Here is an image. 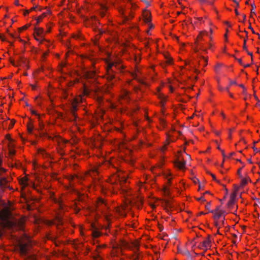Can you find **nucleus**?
<instances>
[{"label":"nucleus","instance_id":"obj_1","mask_svg":"<svg viewBox=\"0 0 260 260\" xmlns=\"http://www.w3.org/2000/svg\"><path fill=\"white\" fill-rule=\"evenodd\" d=\"M11 212L8 208L0 212V238L6 234L9 238L17 242V251L24 260H37L33 248L34 242L24 230L25 217H10Z\"/></svg>","mask_w":260,"mask_h":260},{"label":"nucleus","instance_id":"obj_2","mask_svg":"<svg viewBox=\"0 0 260 260\" xmlns=\"http://www.w3.org/2000/svg\"><path fill=\"white\" fill-rule=\"evenodd\" d=\"M7 170L3 167H2V165L0 166V176H2L3 174L6 172ZM10 182V180H9L6 177H0V190L2 191H4L6 188H9L11 190L13 189L12 187H11L8 183Z\"/></svg>","mask_w":260,"mask_h":260},{"label":"nucleus","instance_id":"obj_3","mask_svg":"<svg viewBox=\"0 0 260 260\" xmlns=\"http://www.w3.org/2000/svg\"><path fill=\"white\" fill-rule=\"evenodd\" d=\"M113 63H109L107 70V79L109 82V85L112 86L114 85V82L113 80L116 78L114 75V71L112 69Z\"/></svg>","mask_w":260,"mask_h":260},{"label":"nucleus","instance_id":"obj_4","mask_svg":"<svg viewBox=\"0 0 260 260\" xmlns=\"http://www.w3.org/2000/svg\"><path fill=\"white\" fill-rule=\"evenodd\" d=\"M203 32L201 31L197 37V38L196 40L195 43L198 47H200V49L203 50V51L206 52L207 49L204 48L203 44L200 42V40H203V35H202Z\"/></svg>","mask_w":260,"mask_h":260},{"label":"nucleus","instance_id":"obj_5","mask_svg":"<svg viewBox=\"0 0 260 260\" xmlns=\"http://www.w3.org/2000/svg\"><path fill=\"white\" fill-rule=\"evenodd\" d=\"M237 196V193L236 192H233L230 197V200L229 201L228 203V207L230 208H232L234 207L235 205V198Z\"/></svg>","mask_w":260,"mask_h":260},{"label":"nucleus","instance_id":"obj_6","mask_svg":"<svg viewBox=\"0 0 260 260\" xmlns=\"http://www.w3.org/2000/svg\"><path fill=\"white\" fill-rule=\"evenodd\" d=\"M185 165L186 161L184 160H181L178 159L175 161V165L180 170H182L185 168Z\"/></svg>","mask_w":260,"mask_h":260},{"label":"nucleus","instance_id":"obj_7","mask_svg":"<svg viewBox=\"0 0 260 260\" xmlns=\"http://www.w3.org/2000/svg\"><path fill=\"white\" fill-rule=\"evenodd\" d=\"M210 243H211V240L210 239V236H208V237L207 238H206L202 243V247L205 248V251L208 249V248L211 247Z\"/></svg>","mask_w":260,"mask_h":260},{"label":"nucleus","instance_id":"obj_8","mask_svg":"<svg viewBox=\"0 0 260 260\" xmlns=\"http://www.w3.org/2000/svg\"><path fill=\"white\" fill-rule=\"evenodd\" d=\"M177 250L178 253L186 255L188 258H189L190 260H192L191 255L187 249H185L183 250L180 247H178Z\"/></svg>","mask_w":260,"mask_h":260},{"label":"nucleus","instance_id":"obj_9","mask_svg":"<svg viewBox=\"0 0 260 260\" xmlns=\"http://www.w3.org/2000/svg\"><path fill=\"white\" fill-rule=\"evenodd\" d=\"M151 20V15L149 13L147 12L144 15L143 21L145 23H149Z\"/></svg>","mask_w":260,"mask_h":260},{"label":"nucleus","instance_id":"obj_10","mask_svg":"<svg viewBox=\"0 0 260 260\" xmlns=\"http://www.w3.org/2000/svg\"><path fill=\"white\" fill-rule=\"evenodd\" d=\"M224 213H225V211H224V210H221V211H220V212H218L214 213V219L217 220Z\"/></svg>","mask_w":260,"mask_h":260},{"label":"nucleus","instance_id":"obj_11","mask_svg":"<svg viewBox=\"0 0 260 260\" xmlns=\"http://www.w3.org/2000/svg\"><path fill=\"white\" fill-rule=\"evenodd\" d=\"M44 30L42 28L35 27V34L38 37L41 36V35L43 33Z\"/></svg>","mask_w":260,"mask_h":260},{"label":"nucleus","instance_id":"obj_12","mask_svg":"<svg viewBox=\"0 0 260 260\" xmlns=\"http://www.w3.org/2000/svg\"><path fill=\"white\" fill-rule=\"evenodd\" d=\"M241 178H242V180H241V186H245V185H246L247 184L248 181H251L250 179L248 177L244 178H243L242 177Z\"/></svg>","mask_w":260,"mask_h":260},{"label":"nucleus","instance_id":"obj_13","mask_svg":"<svg viewBox=\"0 0 260 260\" xmlns=\"http://www.w3.org/2000/svg\"><path fill=\"white\" fill-rule=\"evenodd\" d=\"M27 181V178L24 177L19 180V183L21 185H23L24 187H25L28 185Z\"/></svg>","mask_w":260,"mask_h":260},{"label":"nucleus","instance_id":"obj_14","mask_svg":"<svg viewBox=\"0 0 260 260\" xmlns=\"http://www.w3.org/2000/svg\"><path fill=\"white\" fill-rule=\"evenodd\" d=\"M119 12L121 14V15L123 16V21L124 22H127L129 20V18L128 16H126L125 15H124V11L123 10V9H121L120 10H119Z\"/></svg>","mask_w":260,"mask_h":260},{"label":"nucleus","instance_id":"obj_15","mask_svg":"<svg viewBox=\"0 0 260 260\" xmlns=\"http://www.w3.org/2000/svg\"><path fill=\"white\" fill-rule=\"evenodd\" d=\"M15 150L11 147H9V155L11 158H12V156L15 154Z\"/></svg>","mask_w":260,"mask_h":260},{"label":"nucleus","instance_id":"obj_16","mask_svg":"<svg viewBox=\"0 0 260 260\" xmlns=\"http://www.w3.org/2000/svg\"><path fill=\"white\" fill-rule=\"evenodd\" d=\"M244 32L246 33V38L244 39V43H243V48L244 50L247 51V47H246V44L247 38L248 37V36H247L248 32L245 30H244Z\"/></svg>","mask_w":260,"mask_h":260},{"label":"nucleus","instance_id":"obj_17","mask_svg":"<svg viewBox=\"0 0 260 260\" xmlns=\"http://www.w3.org/2000/svg\"><path fill=\"white\" fill-rule=\"evenodd\" d=\"M111 63H113L114 65L113 67H115V68H116L118 70H121L122 69V66L119 63H118L117 62H111Z\"/></svg>","mask_w":260,"mask_h":260},{"label":"nucleus","instance_id":"obj_18","mask_svg":"<svg viewBox=\"0 0 260 260\" xmlns=\"http://www.w3.org/2000/svg\"><path fill=\"white\" fill-rule=\"evenodd\" d=\"M77 105L75 104H73L72 105V107H71V111L73 113V115L74 116H75V111L77 110Z\"/></svg>","mask_w":260,"mask_h":260},{"label":"nucleus","instance_id":"obj_19","mask_svg":"<svg viewBox=\"0 0 260 260\" xmlns=\"http://www.w3.org/2000/svg\"><path fill=\"white\" fill-rule=\"evenodd\" d=\"M46 16V14L45 13H44L42 14L41 16H39L37 18H36V20H37V23L36 25H38L40 21L42 19V18L43 17H45Z\"/></svg>","mask_w":260,"mask_h":260},{"label":"nucleus","instance_id":"obj_20","mask_svg":"<svg viewBox=\"0 0 260 260\" xmlns=\"http://www.w3.org/2000/svg\"><path fill=\"white\" fill-rule=\"evenodd\" d=\"M55 220L56 222H57V224L59 225L62 224L63 221H62V218L59 216H57L55 218Z\"/></svg>","mask_w":260,"mask_h":260},{"label":"nucleus","instance_id":"obj_21","mask_svg":"<svg viewBox=\"0 0 260 260\" xmlns=\"http://www.w3.org/2000/svg\"><path fill=\"white\" fill-rule=\"evenodd\" d=\"M27 130H28V133L30 134H31L32 132L33 128H34L32 124L27 123Z\"/></svg>","mask_w":260,"mask_h":260},{"label":"nucleus","instance_id":"obj_22","mask_svg":"<svg viewBox=\"0 0 260 260\" xmlns=\"http://www.w3.org/2000/svg\"><path fill=\"white\" fill-rule=\"evenodd\" d=\"M98 208H100L101 206H106L105 201L102 199H99L98 202Z\"/></svg>","mask_w":260,"mask_h":260},{"label":"nucleus","instance_id":"obj_23","mask_svg":"<svg viewBox=\"0 0 260 260\" xmlns=\"http://www.w3.org/2000/svg\"><path fill=\"white\" fill-rule=\"evenodd\" d=\"M102 8V12H101V15L102 16V17H104L105 15V12L107 10V7L105 6H102L101 7Z\"/></svg>","mask_w":260,"mask_h":260},{"label":"nucleus","instance_id":"obj_24","mask_svg":"<svg viewBox=\"0 0 260 260\" xmlns=\"http://www.w3.org/2000/svg\"><path fill=\"white\" fill-rule=\"evenodd\" d=\"M38 118L39 121V129H38V131H40V130L42 131V129L44 127V124L43 123L42 121H41V120L40 116H39V117H38Z\"/></svg>","mask_w":260,"mask_h":260},{"label":"nucleus","instance_id":"obj_25","mask_svg":"<svg viewBox=\"0 0 260 260\" xmlns=\"http://www.w3.org/2000/svg\"><path fill=\"white\" fill-rule=\"evenodd\" d=\"M232 1L236 4V9L235 10V13H236V15H239V13L238 12V11L237 10V8L239 6V3L236 0H232Z\"/></svg>","mask_w":260,"mask_h":260},{"label":"nucleus","instance_id":"obj_26","mask_svg":"<svg viewBox=\"0 0 260 260\" xmlns=\"http://www.w3.org/2000/svg\"><path fill=\"white\" fill-rule=\"evenodd\" d=\"M165 57H166V58L167 59V60H166L167 63H168V64H171L172 63V58L169 57L168 55L165 56Z\"/></svg>","mask_w":260,"mask_h":260},{"label":"nucleus","instance_id":"obj_27","mask_svg":"<svg viewBox=\"0 0 260 260\" xmlns=\"http://www.w3.org/2000/svg\"><path fill=\"white\" fill-rule=\"evenodd\" d=\"M221 210H220V207L218 206L216 208L215 210L210 211V212L214 214L216 212H220Z\"/></svg>","mask_w":260,"mask_h":260},{"label":"nucleus","instance_id":"obj_28","mask_svg":"<svg viewBox=\"0 0 260 260\" xmlns=\"http://www.w3.org/2000/svg\"><path fill=\"white\" fill-rule=\"evenodd\" d=\"M163 191L166 195H169L170 192L169 189L167 187H165Z\"/></svg>","mask_w":260,"mask_h":260},{"label":"nucleus","instance_id":"obj_29","mask_svg":"<svg viewBox=\"0 0 260 260\" xmlns=\"http://www.w3.org/2000/svg\"><path fill=\"white\" fill-rule=\"evenodd\" d=\"M29 26H30V24H29V25H24V26H22V27L19 28V31H22V30H23L26 29H27V28Z\"/></svg>","mask_w":260,"mask_h":260},{"label":"nucleus","instance_id":"obj_30","mask_svg":"<svg viewBox=\"0 0 260 260\" xmlns=\"http://www.w3.org/2000/svg\"><path fill=\"white\" fill-rule=\"evenodd\" d=\"M251 6L252 7V9L251 10V13L255 14V13L254 9H255L256 6L254 4H251Z\"/></svg>","mask_w":260,"mask_h":260},{"label":"nucleus","instance_id":"obj_31","mask_svg":"<svg viewBox=\"0 0 260 260\" xmlns=\"http://www.w3.org/2000/svg\"><path fill=\"white\" fill-rule=\"evenodd\" d=\"M133 260H139V255L138 254H134L132 256L131 258Z\"/></svg>","mask_w":260,"mask_h":260},{"label":"nucleus","instance_id":"obj_32","mask_svg":"<svg viewBox=\"0 0 260 260\" xmlns=\"http://www.w3.org/2000/svg\"><path fill=\"white\" fill-rule=\"evenodd\" d=\"M222 66V64H217L215 67V70L216 72H218V70L220 69V68H221V67Z\"/></svg>","mask_w":260,"mask_h":260},{"label":"nucleus","instance_id":"obj_33","mask_svg":"<svg viewBox=\"0 0 260 260\" xmlns=\"http://www.w3.org/2000/svg\"><path fill=\"white\" fill-rule=\"evenodd\" d=\"M93 235L95 237H98L100 236V233L98 231H95L93 232Z\"/></svg>","mask_w":260,"mask_h":260},{"label":"nucleus","instance_id":"obj_34","mask_svg":"<svg viewBox=\"0 0 260 260\" xmlns=\"http://www.w3.org/2000/svg\"><path fill=\"white\" fill-rule=\"evenodd\" d=\"M242 168H241L240 169H239L238 170V171H237V174H238V175L239 176V177L240 178H242V174H241V170H242Z\"/></svg>","mask_w":260,"mask_h":260},{"label":"nucleus","instance_id":"obj_35","mask_svg":"<svg viewBox=\"0 0 260 260\" xmlns=\"http://www.w3.org/2000/svg\"><path fill=\"white\" fill-rule=\"evenodd\" d=\"M229 88H230V87H229V86H228V87H226L225 88V90L227 92H229V93L230 95L231 96V97H232V98H234L233 94H232L231 93H230V92H229Z\"/></svg>","mask_w":260,"mask_h":260},{"label":"nucleus","instance_id":"obj_36","mask_svg":"<svg viewBox=\"0 0 260 260\" xmlns=\"http://www.w3.org/2000/svg\"><path fill=\"white\" fill-rule=\"evenodd\" d=\"M15 124V121L11 120L10 123L9 128H12Z\"/></svg>","mask_w":260,"mask_h":260},{"label":"nucleus","instance_id":"obj_37","mask_svg":"<svg viewBox=\"0 0 260 260\" xmlns=\"http://www.w3.org/2000/svg\"><path fill=\"white\" fill-rule=\"evenodd\" d=\"M233 56L235 58V59L239 62V63L242 66V65H243V62H242V60L241 58H237L235 57L234 55H233Z\"/></svg>","mask_w":260,"mask_h":260},{"label":"nucleus","instance_id":"obj_38","mask_svg":"<svg viewBox=\"0 0 260 260\" xmlns=\"http://www.w3.org/2000/svg\"><path fill=\"white\" fill-rule=\"evenodd\" d=\"M210 206H211V203L208 202L207 203V205L205 206V207L207 209L209 210Z\"/></svg>","mask_w":260,"mask_h":260},{"label":"nucleus","instance_id":"obj_39","mask_svg":"<svg viewBox=\"0 0 260 260\" xmlns=\"http://www.w3.org/2000/svg\"><path fill=\"white\" fill-rule=\"evenodd\" d=\"M191 243L192 244V248H194V247H195L196 246V242H195L194 240L193 239L191 241Z\"/></svg>","mask_w":260,"mask_h":260},{"label":"nucleus","instance_id":"obj_40","mask_svg":"<svg viewBox=\"0 0 260 260\" xmlns=\"http://www.w3.org/2000/svg\"><path fill=\"white\" fill-rule=\"evenodd\" d=\"M196 199H197V200H198L199 201H202L205 202L206 201L205 198L203 197H201L200 198H197Z\"/></svg>","mask_w":260,"mask_h":260},{"label":"nucleus","instance_id":"obj_41","mask_svg":"<svg viewBox=\"0 0 260 260\" xmlns=\"http://www.w3.org/2000/svg\"><path fill=\"white\" fill-rule=\"evenodd\" d=\"M30 12V11L29 10H25L24 12V15L27 16L29 13Z\"/></svg>","mask_w":260,"mask_h":260},{"label":"nucleus","instance_id":"obj_42","mask_svg":"<svg viewBox=\"0 0 260 260\" xmlns=\"http://www.w3.org/2000/svg\"><path fill=\"white\" fill-rule=\"evenodd\" d=\"M89 91L88 90V89H84V94L85 95H88V94H89Z\"/></svg>","mask_w":260,"mask_h":260},{"label":"nucleus","instance_id":"obj_43","mask_svg":"<svg viewBox=\"0 0 260 260\" xmlns=\"http://www.w3.org/2000/svg\"><path fill=\"white\" fill-rule=\"evenodd\" d=\"M30 111H31V113L32 114H35V115H37L38 117H39V116H40V115H38V114H37V113L36 112V111H35V110L31 109V110H30Z\"/></svg>","mask_w":260,"mask_h":260},{"label":"nucleus","instance_id":"obj_44","mask_svg":"<svg viewBox=\"0 0 260 260\" xmlns=\"http://www.w3.org/2000/svg\"><path fill=\"white\" fill-rule=\"evenodd\" d=\"M248 28L251 30V31H252V33H253V34H255V31H254V29H253V28L251 27V23H249V26Z\"/></svg>","mask_w":260,"mask_h":260},{"label":"nucleus","instance_id":"obj_45","mask_svg":"<svg viewBox=\"0 0 260 260\" xmlns=\"http://www.w3.org/2000/svg\"><path fill=\"white\" fill-rule=\"evenodd\" d=\"M3 155L0 153V166L3 165Z\"/></svg>","mask_w":260,"mask_h":260},{"label":"nucleus","instance_id":"obj_46","mask_svg":"<svg viewBox=\"0 0 260 260\" xmlns=\"http://www.w3.org/2000/svg\"><path fill=\"white\" fill-rule=\"evenodd\" d=\"M193 182L194 183H200V181L198 179V178H194V179L193 180Z\"/></svg>","mask_w":260,"mask_h":260},{"label":"nucleus","instance_id":"obj_47","mask_svg":"<svg viewBox=\"0 0 260 260\" xmlns=\"http://www.w3.org/2000/svg\"><path fill=\"white\" fill-rule=\"evenodd\" d=\"M246 51L247 52V54H248L249 55L251 56V60H252V61H253V58H252V52H249L247 50V51Z\"/></svg>","mask_w":260,"mask_h":260},{"label":"nucleus","instance_id":"obj_48","mask_svg":"<svg viewBox=\"0 0 260 260\" xmlns=\"http://www.w3.org/2000/svg\"><path fill=\"white\" fill-rule=\"evenodd\" d=\"M230 85L237 84V83L235 81L230 80Z\"/></svg>","mask_w":260,"mask_h":260},{"label":"nucleus","instance_id":"obj_49","mask_svg":"<svg viewBox=\"0 0 260 260\" xmlns=\"http://www.w3.org/2000/svg\"><path fill=\"white\" fill-rule=\"evenodd\" d=\"M165 203L167 206H170V202L168 200H165Z\"/></svg>","mask_w":260,"mask_h":260},{"label":"nucleus","instance_id":"obj_50","mask_svg":"<svg viewBox=\"0 0 260 260\" xmlns=\"http://www.w3.org/2000/svg\"><path fill=\"white\" fill-rule=\"evenodd\" d=\"M0 39L3 41H6V39L0 34Z\"/></svg>","mask_w":260,"mask_h":260},{"label":"nucleus","instance_id":"obj_51","mask_svg":"<svg viewBox=\"0 0 260 260\" xmlns=\"http://www.w3.org/2000/svg\"><path fill=\"white\" fill-rule=\"evenodd\" d=\"M0 39L3 41H6V39L0 34Z\"/></svg>","mask_w":260,"mask_h":260},{"label":"nucleus","instance_id":"obj_52","mask_svg":"<svg viewBox=\"0 0 260 260\" xmlns=\"http://www.w3.org/2000/svg\"><path fill=\"white\" fill-rule=\"evenodd\" d=\"M234 186L235 188V191L234 192H236L237 193V191L239 189V187L237 186L236 185H234Z\"/></svg>","mask_w":260,"mask_h":260},{"label":"nucleus","instance_id":"obj_53","mask_svg":"<svg viewBox=\"0 0 260 260\" xmlns=\"http://www.w3.org/2000/svg\"><path fill=\"white\" fill-rule=\"evenodd\" d=\"M232 131V129H229V138L230 139H231V138H232V135H231Z\"/></svg>","mask_w":260,"mask_h":260},{"label":"nucleus","instance_id":"obj_54","mask_svg":"<svg viewBox=\"0 0 260 260\" xmlns=\"http://www.w3.org/2000/svg\"><path fill=\"white\" fill-rule=\"evenodd\" d=\"M252 148H253V149L254 151L255 152H256V153H257V152H258L259 151L258 150V149H257V148H256L254 146H253Z\"/></svg>","mask_w":260,"mask_h":260},{"label":"nucleus","instance_id":"obj_55","mask_svg":"<svg viewBox=\"0 0 260 260\" xmlns=\"http://www.w3.org/2000/svg\"><path fill=\"white\" fill-rule=\"evenodd\" d=\"M221 153H222V155L223 156V158L224 159H225V158L226 157V155L225 154L224 151L223 150H221Z\"/></svg>","mask_w":260,"mask_h":260},{"label":"nucleus","instance_id":"obj_56","mask_svg":"<svg viewBox=\"0 0 260 260\" xmlns=\"http://www.w3.org/2000/svg\"><path fill=\"white\" fill-rule=\"evenodd\" d=\"M214 132L217 136H219L220 134V132L219 131H214Z\"/></svg>","mask_w":260,"mask_h":260},{"label":"nucleus","instance_id":"obj_57","mask_svg":"<svg viewBox=\"0 0 260 260\" xmlns=\"http://www.w3.org/2000/svg\"><path fill=\"white\" fill-rule=\"evenodd\" d=\"M210 175L212 177L213 180H214L215 181H217L215 175H214L213 174H210Z\"/></svg>","mask_w":260,"mask_h":260},{"label":"nucleus","instance_id":"obj_58","mask_svg":"<svg viewBox=\"0 0 260 260\" xmlns=\"http://www.w3.org/2000/svg\"><path fill=\"white\" fill-rule=\"evenodd\" d=\"M149 24V29H152L154 27V26L151 23H148Z\"/></svg>","mask_w":260,"mask_h":260},{"label":"nucleus","instance_id":"obj_59","mask_svg":"<svg viewBox=\"0 0 260 260\" xmlns=\"http://www.w3.org/2000/svg\"><path fill=\"white\" fill-rule=\"evenodd\" d=\"M37 8V6L33 7L32 8H31L30 10H29L30 11L35 10L36 8Z\"/></svg>","mask_w":260,"mask_h":260},{"label":"nucleus","instance_id":"obj_60","mask_svg":"<svg viewBox=\"0 0 260 260\" xmlns=\"http://www.w3.org/2000/svg\"><path fill=\"white\" fill-rule=\"evenodd\" d=\"M126 179L124 178L123 179H122V181H120V183L121 184L122 182L123 183H124L126 182Z\"/></svg>","mask_w":260,"mask_h":260},{"label":"nucleus","instance_id":"obj_61","mask_svg":"<svg viewBox=\"0 0 260 260\" xmlns=\"http://www.w3.org/2000/svg\"><path fill=\"white\" fill-rule=\"evenodd\" d=\"M202 58L204 59V60L205 61V65L204 66H206L207 62V58H205L204 57H202Z\"/></svg>","mask_w":260,"mask_h":260},{"label":"nucleus","instance_id":"obj_62","mask_svg":"<svg viewBox=\"0 0 260 260\" xmlns=\"http://www.w3.org/2000/svg\"><path fill=\"white\" fill-rule=\"evenodd\" d=\"M224 24L228 25L229 27H231V25L229 23L228 21H225Z\"/></svg>","mask_w":260,"mask_h":260},{"label":"nucleus","instance_id":"obj_63","mask_svg":"<svg viewBox=\"0 0 260 260\" xmlns=\"http://www.w3.org/2000/svg\"><path fill=\"white\" fill-rule=\"evenodd\" d=\"M15 4L16 5V6H19V2H18V0H16L15 2Z\"/></svg>","mask_w":260,"mask_h":260},{"label":"nucleus","instance_id":"obj_64","mask_svg":"<svg viewBox=\"0 0 260 260\" xmlns=\"http://www.w3.org/2000/svg\"><path fill=\"white\" fill-rule=\"evenodd\" d=\"M135 246L137 250H138L139 249V245L137 243H135Z\"/></svg>","mask_w":260,"mask_h":260}]
</instances>
